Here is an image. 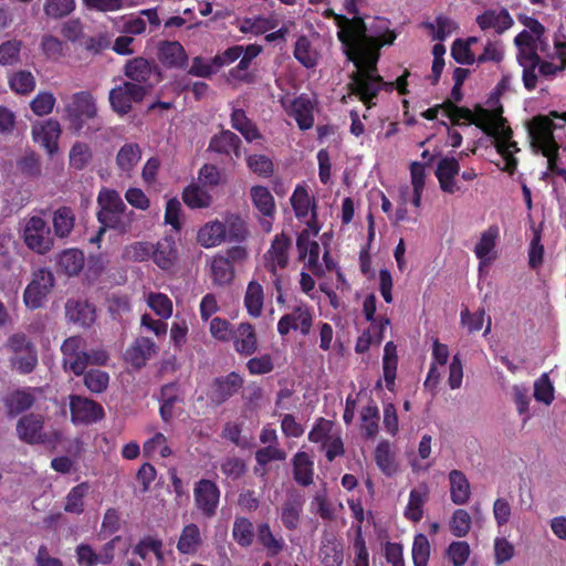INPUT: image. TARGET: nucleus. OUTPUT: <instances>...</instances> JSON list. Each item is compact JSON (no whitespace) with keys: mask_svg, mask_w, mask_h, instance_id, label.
Segmentation results:
<instances>
[{"mask_svg":"<svg viewBox=\"0 0 566 566\" xmlns=\"http://www.w3.org/2000/svg\"><path fill=\"white\" fill-rule=\"evenodd\" d=\"M42 394L40 387H25L15 389L3 398V403L7 409V415L14 418L22 412L32 408L35 403L38 396Z\"/></svg>","mask_w":566,"mask_h":566,"instance_id":"obj_15","label":"nucleus"},{"mask_svg":"<svg viewBox=\"0 0 566 566\" xmlns=\"http://www.w3.org/2000/svg\"><path fill=\"white\" fill-rule=\"evenodd\" d=\"M291 205L296 218L307 217L311 209V199L307 190L303 186H297L291 197Z\"/></svg>","mask_w":566,"mask_h":566,"instance_id":"obj_62","label":"nucleus"},{"mask_svg":"<svg viewBox=\"0 0 566 566\" xmlns=\"http://www.w3.org/2000/svg\"><path fill=\"white\" fill-rule=\"evenodd\" d=\"M360 420L365 438H375L379 430V409L374 400L361 409Z\"/></svg>","mask_w":566,"mask_h":566,"instance_id":"obj_48","label":"nucleus"},{"mask_svg":"<svg viewBox=\"0 0 566 566\" xmlns=\"http://www.w3.org/2000/svg\"><path fill=\"white\" fill-rule=\"evenodd\" d=\"M84 253L78 249L63 251L59 259L61 269L69 275H77L84 268Z\"/></svg>","mask_w":566,"mask_h":566,"instance_id":"obj_51","label":"nucleus"},{"mask_svg":"<svg viewBox=\"0 0 566 566\" xmlns=\"http://www.w3.org/2000/svg\"><path fill=\"white\" fill-rule=\"evenodd\" d=\"M90 485L82 482L73 486L65 497L64 511L80 515L84 512V497L87 495Z\"/></svg>","mask_w":566,"mask_h":566,"instance_id":"obj_50","label":"nucleus"},{"mask_svg":"<svg viewBox=\"0 0 566 566\" xmlns=\"http://www.w3.org/2000/svg\"><path fill=\"white\" fill-rule=\"evenodd\" d=\"M250 196L254 208L264 218H273L275 214V201L271 191L264 186H253Z\"/></svg>","mask_w":566,"mask_h":566,"instance_id":"obj_35","label":"nucleus"},{"mask_svg":"<svg viewBox=\"0 0 566 566\" xmlns=\"http://www.w3.org/2000/svg\"><path fill=\"white\" fill-rule=\"evenodd\" d=\"M293 54L297 62L306 69H313L317 65L318 55L306 35L297 38Z\"/></svg>","mask_w":566,"mask_h":566,"instance_id":"obj_46","label":"nucleus"},{"mask_svg":"<svg viewBox=\"0 0 566 566\" xmlns=\"http://www.w3.org/2000/svg\"><path fill=\"white\" fill-rule=\"evenodd\" d=\"M233 346L237 353L243 356H251L258 349V338L252 324L240 323L233 333Z\"/></svg>","mask_w":566,"mask_h":566,"instance_id":"obj_25","label":"nucleus"},{"mask_svg":"<svg viewBox=\"0 0 566 566\" xmlns=\"http://www.w3.org/2000/svg\"><path fill=\"white\" fill-rule=\"evenodd\" d=\"M211 277L216 285L224 286L230 284L234 277V265L223 254L213 256L211 261Z\"/></svg>","mask_w":566,"mask_h":566,"instance_id":"obj_39","label":"nucleus"},{"mask_svg":"<svg viewBox=\"0 0 566 566\" xmlns=\"http://www.w3.org/2000/svg\"><path fill=\"white\" fill-rule=\"evenodd\" d=\"M476 23L482 30L493 29L497 34L509 30L514 21L506 9L500 11L486 10L476 17Z\"/></svg>","mask_w":566,"mask_h":566,"instance_id":"obj_28","label":"nucleus"},{"mask_svg":"<svg viewBox=\"0 0 566 566\" xmlns=\"http://www.w3.org/2000/svg\"><path fill=\"white\" fill-rule=\"evenodd\" d=\"M332 429L333 422L323 417H319L314 422L307 438L313 443H321L322 446H326V442L332 438Z\"/></svg>","mask_w":566,"mask_h":566,"instance_id":"obj_59","label":"nucleus"},{"mask_svg":"<svg viewBox=\"0 0 566 566\" xmlns=\"http://www.w3.org/2000/svg\"><path fill=\"white\" fill-rule=\"evenodd\" d=\"M319 558L323 566H342L344 562L343 545L335 538L323 541Z\"/></svg>","mask_w":566,"mask_h":566,"instance_id":"obj_47","label":"nucleus"},{"mask_svg":"<svg viewBox=\"0 0 566 566\" xmlns=\"http://www.w3.org/2000/svg\"><path fill=\"white\" fill-rule=\"evenodd\" d=\"M248 314L258 318L261 316L264 304V292L262 285L256 281L249 282L243 300Z\"/></svg>","mask_w":566,"mask_h":566,"instance_id":"obj_40","label":"nucleus"},{"mask_svg":"<svg viewBox=\"0 0 566 566\" xmlns=\"http://www.w3.org/2000/svg\"><path fill=\"white\" fill-rule=\"evenodd\" d=\"M65 314L70 322L81 327H90L96 319L95 306L86 300H69Z\"/></svg>","mask_w":566,"mask_h":566,"instance_id":"obj_22","label":"nucleus"},{"mask_svg":"<svg viewBox=\"0 0 566 566\" xmlns=\"http://www.w3.org/2000/svg\"><path fill=\"white\" fill-rule=\"evenodd\" d=\"M44 418L41 415L29 413L21 417L17 423V433L28 444H39L45 441L43 432Z\"/></svg>","mask_w":566,"mask_h":566,"instance_id":"obj_17","label":"nucleus"},{"mask_svg":"<svg viewBox=\"0 0 566 566\" xmlns=\"http://www.w3.org/2000/svg\"><path fill=\"white\" fill-rule=\"evenodd\" d=\"M157 56L167 69L185 70L188 66V54L178 41H160Z\"/></svg>","mask_w":566,"mask_h":566,"instance_id":"obj_16","label":"nucleus"},{"mask_svg":"<svg viewBox=\"0 0 566 566\" xmlns=\"http://www.w3.org/2000/svg\"><path fill=\"white\" fill-rule=\"evenodd\" d=\"M91 160L92 150L87 144L77 142L72 146L69 155L70 167L75 170H83Z\"/></svg>","mask_w":566,"mask_h":566,"instance_id":"obj_55","label":"nucleus"},{"mask_svg":"<svg viewBox=\"0 0 566 566\" xmlns=\"http://www.w3.org/2000/svg\"><path fill=\"white\" fill-rule=\"evenodd\" d=\"M556 124L549 116L537 115L528 124V135L532 148L536 151L547 150L559 146L555 139Z\"/></svg>","mask_w":566,"mask_h":566,"instance_id":"obj_9","label":"nucleus"},{"mask_svg":"<svg viewBox=\"0 0 566 566\" xmlns=\"http://www.w3.org/2000/svg\"><path fill=\"white\" fill-rule=\"evenodd\" d=\"M293 478L298 485L308 486L313 483L314 462L304 451H298L292 459Z\"/></svg>","mask_w":566,"mask_h":566,"instance_id":"obj_32","label":"nucleus"},{"mask_svg":"<svg viewBox=\"0 0 566 566\" xmlns=\"http://www.w3.org/2000/svg\"><path fill=\"white\" fill-rule=\"evenodd\" d=\"M96 212L99 224L126 233L130 230L135 212L129 210L115 189L103 188L97 196Z\"/></svg>","mask_w":566,"mask_h":566,"instance_id":"obj_2","label":"nucleus"},{"mask_svg":"<svg viewBox=\"0 0 566 566\" xmlns=\"http://www.w3.org/2000/svg\"><path fill=\"white\" fill-rule=\"evenodd\" d=\"M23 240L30 250L39 254H45L53 247L50 227L44 219L38 216H33L27 221Z\"/></svg>","mask_w":566,"mask_h":566,"instance_id":"obj_6","label":"nucleus"},{"mask_svg":"<svg viewBox=\"0 0 566 566\" xmlns=\"http://www.w3.org/2000/svg\"><path fill=\"white\" fill-rule=\"evenodd\" d=\"M193 500L198 511L206 518H211L219 506L220 489L213 481L201 479L195 484Z\"/></svg>","mask_w":566,"mask_h":566,"instance_id":"obj_10","label":"nucleus"},{"mask_svg":"<svg viewBox=\"0 0 566 566\" xmlns=\"http://www.w3.org/2000/svg\"><path fill=\"white\" fill-rule=\"evenodd\" d=\"M471 523L470 514L463 509H458L450 520V531L457 537H464L471 530Z\"/></svg>","mask_w":566,"mask_h":566,"instance_id":"obj_60","label":"nucleus"},{"mask_svg":"<svg viewBox=\"0 0 566 566\" xmlns=\"http://www.w3.org/2000/svg\"><path fill=\"white\" fill-rule=\"evenodd\" d=\"M74 9V0H46L43 6L44 13L52 19H61L66 17Z\"/></svg>","mask_w":566,"mask_h":566,"instance_id":"obj_61","label":"nucleus"},{"mask_svg":"<svg viewBox=\"0 0 566 566\" xmlns=\"http://www.w3.org/2000/svg\"><path fill=\"white\" fill-rule=\"evenodd\" d=\"M291 244V238L284 232L276 234L272 240L270 249L264 254V265L271 275H280L277 269L282 270L289 265Z\"/></svg>","mask_w":566,"mask_h":566,"instance_id":"obj_12","label":"nucleus"},{"mask_svg":"<svg viewBox=\"0 0 566 566\" xmlns=\"http://www.w3.org/2000/svg\"><path fill=\"white\" fill-rule=\"evenodd\" d=\"M65 120L69 129L80 134L87 120L94 119L97 115L95 98L87 91H80L72 95L71 102L64 107Z\"/></svg>","mask_w":566,"mask_h":566,"instance_id":"obj_4","label":"nucleus"},{"mask_svg":"<svg viewBox=\"0 0 566 566\" xmlns=\"http://www.w3.org/2000/svg\"><path fill=\"white\" fill-rule=\"evenodd\" d=\"M304 501L300 495L286 499L281 507V521L289 531H294L300 524Z\"/></svg>","mask_w":566,"mask_h":566,"instance_id":"obj_37","label":"nucleus"},{"mask_svg":"<svg viewBox=\"0 0 566 566\" xmlns=\"http://www.w3.org/2000/svg\"><path fill=\"white\" fill-rule=\"evenodd\" d=\"M8 84L15 94L29 95L34 91L36 82L30 71L20 70L10 74Z\"/></svg>","mask_w":566,"mask_h":566,"instance_id":"obj_49","label":"nucleus"},{"mask_svg":"<svg viewBox=\"0 0 566 566\" xmlns=\"http://www.w3.org/2000/svg\"><path fill=\"white\" fill-rule=\"evenodd\" d=\"M397 367H398L397 347L394 344V342H387L384 347L382 373H384V379L386 382V388L389 391H394V389H395V380L397 377Z\"/></svg>","mask_w":566,"mask_h":566,"instance_id":"obj_38","label":"nucleus"},{"mask_svg":"<svg viewBox=\"0 0 566 566\" xmlns=\"http://www.w3.org/2000/svg\"><path fill=\"white\" fill-rule=\"evenodd\" d=\"M154 74L157 75L156 82H159L160 72L158 67L145 57H134L125 64V75L136 84H146Z\"/></svg>","mask_w":566,"mask_h":566,"instance_id":"obj_23","label":"nucleus"},{"mask_svg":"<svg viewBox=\"0 0 566 566\" xmlns=\"http://www.w3.org/2000/svg\"><path fill=\"white\" fill-rule=\"evenodd\" d=\"M32 134L34 140L43 146L50 155L57 151L62 129L56 119L50 118L40 125H34Z\"/></svg>","mask_w":566,"mask_h":566,"instance_id":"obj_20","label":"nucleus"},{"mask_svg":"<svg viewBox=\"0 0 566 566\" xmlns=\"http://www.w3.org/2000/svg\"><path fill=\"white\" fill-rule=\"evenodd\" d=\"M470 553V545L464 541L452 542L447 548V556L453 566H464Z\"/></svg>","mask_w":566,"mask_h":566,"instance_id":"obj_63","label":"nucleus"},{"mask_svg":"<svg viewBox=\"0 0 566 566\" xmlns=\"http://www.w3.org/2000/svg\"><path fill=\"white\" fill-rule=\"evenodd\" d=\"M430 544L428 537L419 533L413 537L412 543V562L413 566H428L430 558Z\"/></svg>","mask_w":566,"mask_h":566,"instance_id":"obj_57","label":"nucleus"},{"mask_svg":"<svg viewBox=\"0 0 566 566\" xmlns=\"http://www.w3.org/2000/svg\"><path fill=\"white\" fill-rule=\"evenodd\" d=\"M256 538L260 545L266 551L268 556L274 557L284 549V539L273 534L269 523L258 525Z\"/></svg>","mask_w":566,"mask_h":566,"instance_id":"obj_41","label":"nucleus"},{"mask_svg":"<svg viewBox=\"0 0 566 566\" xmlns=\"http://www.w3.org/2000/svg\"><path fill=\"white\" fill-rule=\"evenodd\" d=\"M70 411L74 423L90 424L102 420L105 416L98 402L77 395L70 396Z\"/></svg>","mask_w":566,"mask_h":566,"instance_id":"obj_11","label":"nucleus"},{"mask_svg":"<svg viewBox=\"0 0 566 566\" xmlns=\"http://www.w3.org/2000/svg\"><path fill=\"white\" fill-rule=\"evenodd\" d=\"M316 104L315 98L303 93L293 98L285 111L290 117L294 118L300 130H308L314 126Z\"/></svg>","mask_w":566,"mask_h":566,"instance_id":"obj_14","label":"nucleus"},{"mask_svg":"<svg viewBox=\"0 0 566 566\" xmlns=\"http://www.w3.org/2000/svg\"><path fill=\"white\" fill-rule=\"evenodd\" d=\"M160 401V417L165 422H168L174 417L175 405L181 401L179 398V387L177 382H169L161 387Z\"/></svg>","mask_w":566,"mask_h":566,"instance_id":"obj_42","label":"nucleus"},{"mask_svg":"<svg viewBox=\"0 0 566 566\" xmlns=\"http://www.w3.org/2000/svg\"><path fill=\"white\" fill-rule=\"evenodd\" d=\"M148 86L136 84L133 82H125L123 85L114 87L109 92V102L115 112L118 114H127L132 111L133 103L142 102L147 94Z\"/></svg>","mask_w":566,"mask_h":566,"instance_id":"obj_8","label":"nucleus"},{"mask_svg":"<svg viewBox=\"0 0 566 566\" xmlns=\"http://www.w3.org/2000/svg\"><path fill=\"white\" fill-rule=\"evenodd\" d=\"M54 275L48 269H39L33 273L31 282L23 293V301L28 308L38 310L45 303L46 296L54 286Z\"/></svg>","mask_w":566,"mask_h":566,"instance_id":"obj_5","label":"nucleus"},{"mask_svg":"<svg viewBox=\"0 0 566 566\" xmlns=\"http://www.w3.org/2000/svg\"><path fill=\"white\" fill-rule=\"evenodd\" d=\"M22 42L10 39L0 44V65L12 66L21 61Z\"/></svg>","mask_w":566,"mask_h":566,"instance_id":"obj_54","label":"nucleus"},{"mask_svg":"<svg viewBox=\"0 0 566 566\" xmlns=\"http://www.w3.org/2000/svg\"><path fill=\"white\" fill-rule=\"evenodd\" d=\"M203 544L200 528L195 523L185 525L177 541V551L180 555L195 556Z\"/></svg>","mask_w":566,"mask_h":566,"instance_id":"obj_29","label":"nucleus"},{"mask_svg":"<svg viewBox=\"0 0 566 566\" xmlns=\"http://www.w3.org/2000/svg\"><path fill=\"white\" fill-rule=\"evenodd\" d=\"M343 22V27L337 32L339 42L347 49L368 43L371 35L367 34V25L364 19L355 15L352 19L347 17H338Z\"/></svg>","mask_w":566,"mask_h":566,"instance_id":"obj_13","label":"nucleus"},{"mask_svg":"<svg viewBox=\"0 0 566 566\" xmlns=\"http://www.w3.org/2000/svg\"><path fill=\"white\" fill-rule=\"evenodd\" d=\"M459 171L460 164L454 157H443L439 160L434 174L443 192L452 195L460 190L454 181Z\"/></svg>","mask_w":566,"mask_h":566,"instance_id":"obj_21","label":"nucleus"},{"mask_svg":"<svg viewBox=\"0 0 566 566\" xmlns=\"http://www.w3.org/2000/svg\"><path fill=\"white\" fill-rule=\"evenodd\" d=\"M38 361L35 347L11 357L12 366L22 375L31 374L38 366Z\"/></svg>","mask_w":566,"mask_h":566,"instance_id":"obj_56","label":"nucleus"},{"mask_svg":"<svg viewBox=\"0 0 566 566\" xmlns=\"http://www.w3.org/2000/svg\"><path fill=\"white\" fill-rule=\"evenodd\" d=\"M157 346L155 342L148 337H138L127 348L125 358L132 366L142 368L147 360L156 353Z\"/></svg>","mask_w":566,"mask_h":566,"instance_id":"obj_27","label":"nucleus"},{"mask_svg":"<svg viewBox=\"0 0 566 566\" xmlns=\"http://www.w3.org/2000/svg\"><path fill=\"white\" fill-rule=\"evenodd\" d=\"M56 103L54 95L50 92H39L30 103L31 111L38 116L49 115Z\"/></svg>","mask_w":566,"mask_h":566,"instance_id":"obj_64","label":"nucleus"},{"mask_svg":"<svg viewBox=\"0 0 566 566\" xmlns=\"http://www.w3.org/2000/svg\"><path fill=\"white\" fill-rule=\"evenodd\" d=\"M178 252L171 238L165 237L153 244L151 260L163 271H170L177 261Z\"/></svg>","mask_w":566,"mask_h":566,"instance_id":"obj_26","label":"nucleus"},{"mask_svg":"<svg viewBox=\"0 0 566 566\" xmlns=\"http://www.w3.org/2000/svg\"><path fill=\"white\" fill-rule=\"evenodd\" d=\"M347 60L352 61L357 70L349 76L347 84L349 94L355 95L367 109L376 106L375 99L381 90L392 92L394 83L386 82L377 74L379 50H374L369 43H360L345 51Z\"/></svg>","mask_w":566,"mask_h":566,"instance_id":"obj_1","label":"nucleus"},{"mask_svg":"<svg viewBox=\"0 0 566 566\" xmlns=\"http://www.w3.org/2000/svg\"><path fill=\"white\" fill-rule=\"evenodd\" d=\"M499 235L500 230L497 226H491L482 232L481 238L474 248V253L481 262L492 260L490 254L496 245Z\"/></svg>","mask_w":566,"mask_h":566,"instance_id":"obj_44","label":"nucleus"},{"mask_svg":"<svg viewBox=\"0 0 566 566\" xmlns=\"http://www.w3.org/2000/svg\"><path fill=\"white\" fill-rule=\"evenodd\" d=\"M243 386L242 377L231 371L224 377H218L213 380L210 400L213 405L220 406L230 399Z\"/></svg>","mask_w":566,"mask_h":566,"instance_id":"obj_18","label":"nucleus"},{"mask_svg":"<svg viewBox=\"0 0 566 566\" xmlns=\"http://www.w3.org/2000/svg\"><path fill=\"white\" fill-rule=\"evenodd\" d=\"M430 489L427 483H420L409 493L408 504L405 509V517L413 523H418L423 517V506L428 502Z\"/></svg>","mask_w":566,"mask_h":566,"instance_id":"obj_24","label":"nucleus"},{"mask_svg":"<svg viewBox=\"0 0 566 566\" xmlns=\"http://www.w3.org/2000/svg\"><path fill=\"white\" fill-rule=\"evenodd\" d=\"M84 385L92 394L104 392L109 382V375L101 369H90L84 371Z\"/></svg>","mask_w":566,"mask_h":566,"instance_id":"obj_58","label":"nucleus"},{"mask_svg":"<svg viewBox=\"0 0 566 566\" xmlns=\"http://www.w3.org/2000/svg\"><path fill=\"white\" fill-rule=\"evenodd\" d=\"M502 106L490 111L476 104L474 111L465 106L455 107V112L450 117L452 125H475L485 135L494 138H499L500 128L505 124V118L502 116Z\"/></svg>","mask_w":566,"mask_h":566,"instance_id":"obj_3","label":"nucleus"},{"mask_svg":"<svg viewBox=\"0 0 566 566\" xmlns=\"http://www.w3.org/2000/svg\"><path fill=\"white\" fill-rule=\"evenodd\" d=\"M450 497L457 505L468 503L471 496L470 483L465 474L460 470H451L449 472Z\"/></svg>","mask_w":566,"mask_h":566,"instance_id":"obj_34","label":"nucleus"},{"mask_svg":"<svg viewBox=\"0 0 566 566\" xmlns=\"http://www.w3.org/2000/svg\"><path fill=\"white\" fill-rule=\"evenodd\" d=\"M241 138L229 129H222L210 138L208 150L229 158L241 157Z\"/></svg>","mask_w":566,"mask_h":566,"instance_id":"obj_19","label":"nucleus"},{"mask_svg":"<svg viewBox=\"0 0 566 566\" xmlns=\"http://www.w3.org/2000/svg\"><path fill=\"white\" fill-rule=\"evenodd\" d=\"M231 126L238 130L247 142L251 143L262 138L255 123L247 116L242 108L233 107L230 115Z\"/></svg>","mask_w":566,"mask_h":566,"instance_id":"obj_30","label":"nucleus"},{"mask_svg":"<svg viewBox=\"0 0 566 566\" xmlns=\"http://www.w3.org/2000/svg\"><path fill=\"white\" fill-rule=\"evenodd\" d=\"M374 459L376 465L386 476H392L398 471V464L396 461L395 452L391 449V443L388 440H381L378 442Z\"/></svg>","mask_w":566,"mask_h":566,"instance_id":"obj_31","label":"nucleus"},{"mask_svg":"<svg viewBox=\"0 0 566 566\" xmlns=\"http://www.w3.org/2000/svg\"><path fill=\"white\" fill-rule=\"evenodd\" d=\"M314 322L313 308L301 303L284 314L277 322V333L286 336L291 331H298L301 335L307 336L311 333Z\"/></svg>","mask_w":566,"mask_h":566,"instance_id":"obj_7","label":"nucleus"},{"mask_svg":"<svg viewBox=\"0 0 566 566\" xmlns=\"http://www.w3.org/2000/svg\"><path fill=\"white\" fill-rule=\"evenodd\" d=\"M232 536L241 547H250L254 539V527L252 522L243 516L235 517Z\"/></svg>","mask_w":566,"mask_h":566,"instance_id":"obj_53","label":"nucleus"},{"mask_svg":"<svg viewBox=\"0 0 566 566\" xmlns=\"http://www.w3.org/2000/svg\"><path fill=\"white\" fill-rule=\"evenodd\" d=\"M226 239V226L218 220L206 223L200 228L197 235L198 242L203 248L217 247Z\"/></svg>","mask_w":566,"mask_h":566,"instance_id":"obj_36","label":"nucleus"},{"mask_svg":"<svg viewBox=\"0 0 566 566\" xmlns=\"http://www.w3.org/2000/svg\"><path fill=\"white\" fill-rule=\"evenodd\" d=\"M54 233L59 238H67L75 224V216L70 207L56 209L52 218Z\"/></svg>","mask_w":566,"mask_h":566,"instance_id":"obj_43","label":"nucleus"},{"mask_svg":"<svg viewBox=\"0 0 566 566\" xmlns=\"http://www.w3.org/2000/svg\"><path fill=\"white\" fill-rule=\"evenodd\" d=\"M513 132L510 127L503 126L500 128V136L496 139V150L505 160L503 170L513 175L517 168V159L512 155L511 146H516L515 142H511Z\"/></svg>","mask_w":566,"mask_h":566,"instance_id":"obj_33","label":"nucleus"},{"mask_svg":"<svg viewBox=\"0 0 566 566\" xmlns=\"http://www.w3.org/2000/svg\"><path fill=\"white\" fill-rule=\"evenodd\" d=\"M140 158L142 149L138 144H125L116 155V165L123 172H130Z\"/></svg>","mask_w":566,"mask_h":566,"instance_id":"obj_45","label":"nucleus"},{"mask_svg":"<svg viewBox=\"0 0 566 566\" xmlns=\"http://www.w3.org/2000/svg\"><path fill=\"white\" fill-rule=\"evenodd\" d=\"M182 200L191 209L207 208L211 205V196L198 185L191 184L182 191Z\"/></svg>","mask_w":566,"mask_h":566,"instance_id":"obj_52","label":"nucleus"}]
</instances>
